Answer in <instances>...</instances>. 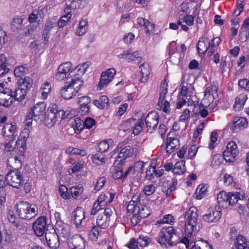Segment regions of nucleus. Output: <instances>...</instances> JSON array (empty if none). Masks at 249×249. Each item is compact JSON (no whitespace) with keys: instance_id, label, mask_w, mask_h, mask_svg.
<instances>
[{"instance_id":"obj_53","label":"nucleus","mask_w":249,"mask_h":249,"mask_svg":"<svg viewBox=\"0 0 249 249\" xmlns=\"http://www.w3.org/2000/svg\"><path fill=\"white\" fill-rule=\"evenodd\" d=\"M92 161L96 164L100 165L105 162V158L100 154H96L92 156Z\"/></svg>"},{"instance_id":"obj_58","label":"nucleus","mask_w":249,"mask_h":249,"mask_svg":"<svg viewBox=\"0 0 249 249\" xmlns=\"http://www.w3.org/2000/svg\"><path fill=\"white\" fill-rule=\"evenodd\" d=\"M139 208L134 201H131L127 205V212L131 213L135 212L138 213Z\"/></svg>"},{"instance_id":"obj_35","label":"nucleus","mask_w":249,"mask_h":249,"mask_svg":"<svg viewBox=\"0 0 249 249\" xmlns=\"http://www.w3.org/2000/svg\"><path fill=\"white\" fill-rule=\"evenodd\" d=\"M197 48L199 54H204L209 51L207 39L204 37L200 39L197 42Z\"/></svg>"},{"instance_id":"obj_49","label":"nucleus","mask_w":249,"mask_h":249,"mask_svg":"<svg viewBox=\"0 0 249 249\" xmlns=\"http://www.w3.org/2000/svg\"><path fill=\"white\" fill-rule=\"evenodd\" d=\"M89 67L87 63H80L75 67L74 70L76 71L77 75H82L86 72Z\"/></svg>"},{"instance_id":"obj_56","label":"nucleus","mask_w":249,"mask_h":249,"mask_svg":"<svg viewBox=\"0 0 249 249\" xmlns=\"http://www.w3.org/2000/svg\"><path fill=\"white\" fill-rule=\"evenodd\" d=\"M58 235L50 240V243H47L48 246L52 249H56L60 246L58 239Z\"/></svg>"},{"instance_id":"obj_64","label":"nucleus","mask_w":249,"mask_h":249,"mask_svg":"<svg viewBox=\"0 0 249 249\" xmlns=\"http://www.w3.org/2000/svg\"><path fill=\"white\" fill-rule=\"evenodd\" d=\"M195 16L192 15H186L182 18V21L188 26H192L194 24Z\"/></svg>"},{"instance_id":"obj_36","label":"nucleus","mask_w":249,"mask_h":249,"mask_svg":"<svg viewBox=\"0 0 249 249\" xmlns=\"http://www.w3.org/2000/svg\"><path fill=\"white\" fill-rule=\"evenodd\" d=\"M71 88L75 89L77 93L83 85V81L80 78H72L71 81L67 82Z\"/></svg>"},{"instance_id":"obj_2","label":"nucleus","mask_w":249,"mask_h":249,"mask_svg":"<svg viewBox=\"0 0 249 249\" xmlns=\"http://www.w3.org/2000/svg\"><path fill=\"white\" fill-rule=\"evenodd\" d=\"M198 216V210L196 207H190L185 213L184 231L188 237H190L193 231L197 230Z\"/></svg>"},{"instance_id":"obj_5","label":"nucleus","mask_w":249,"mask_h":249,"mask_svg":"<svg viewBox=\"0 0 249 249\" xmlns=\"http://www.w3.org/2000/svg\"><path fill=\"white\" fill-rule=\"evenodd\" d=\"M17 212L22 219L29 220L37 214L38 209L35 205H32L27 201H21L16 204Z\"/></svg>"},{"instance_id":"obj_22","label":"nucleus","mask_w":249,"mask_h":249,"mask_svg":"<svg viewBox=\"0 0 249 249\" xmlns=\"http://www.w3.org/2000/svg\"><path fill=\"white\" fill-rule=\"evenodd\" d=\"M66 7L64 9L65 13H71V10H75L80 8L82 0H65Z\"/></svg>"},{"instance_id":"obj_33","label":"nucleus","mask_w":249,"mask_h":249,"mask_svg":"<svg viewBox=\"0 0 249 249\" xmlns=\"http://www.w3.org/2000/svg\"><path fill=\"white\" fill-rule=\"evenodd\" d=\"M57 22L54 21H48L46 22L45 26L44 29L43 31V35L44 36V41L47 42L48 41V36L50 31L52 30L54 27H56Z\"/></svg>"},{"instance_id":"obj_24","label":"nucleus","mask_w":249,"mask_h":249,"mask_svg":"<svg viewBox=\"0 0 249 249\" xmlns=\"http://www.w3.org/2000/svg\"><path fill=\"white\" fill-rule=\"evenodd\" d=\"M114 196V193L102 194L99 196L97 201L101 205L104 206L107 204L111 203L113 201Z\"/></svg>"},{"instance_id":"obj_63","label":"nucleus","mask_w":249,"mask_h":249,"mask_svg":"<svg viewBox=\"0 0 249 249\" xmlns=\"http://www.w3.org/2000/svg\"><path fill=\"white\" fill-rule=\"evenodd\" d=\"M144 162L141 161H137L133 168L134 172L142 173L143 171Z\"/></svg>"},{"instance_id":"obj_12","label":"nucleus","mask_w":249,"mask_h":249,"mask_svg":"<svg viewBox=\"0 0 249 249\" xmlns=\"http://www.w3.org/2000/svg\"><path fill=\"white\" fill-rule=\"evenodd\" d=\"M46 225V219L40 217L33 223V229L35 233L38 236H42L45 231Z\"/></svg>"},{"instance_id":"obj_28","label":"nucleus","mask_w":249,"mask_h":249,"mask_svg":"<svg viewBox=\"0 0 249 249\" xmlns=\"http://www.w3.org/2000/svg\"><path fill=\"white\" fill-rule=\"evenodd\" d=\"M26 94L24 89H21L16 87L14 89H12V92L11 95H12L14 101L15 100L21 101L25 98Z\"/></svg>"},{"instance_id":"obj_47","label":"nucleus","mask_w":249,"mask_h":249,"mask_svg":"<svg viewBox=\"0 0 249 249\" xmlns=\"http://www.w3.org/2000/svg\"><path fill=\"white\" fill-rule=\"evenodd\" d=\"M37 29L36 25L29 24L23 29L22 34L26 36L31 35Z\"/></svg>"},{"instance_id":"obj_21","label":"nucleus","mask_w":249,"mask_h":249,"mask_svg":"<svg viewBox=\"0 0 249 249\" xmlns=\"http://www.w3.org/2000/svg\"><path fill=\"white\" fill-rule=\"evenodd\" d=\"M32 83V80L29 77L26 76L18 80L17 87L21 89H24V92L27 93L31 88Z\"/></svg>"},{"instance_id":"obj_29","label":"nucleus","mask_w":249,"mask_h":249,"mask_svg":"<svg viewBox=\"0 0 249 249\" xmlns=\"http://www.w3.org/2000/svg\"><path fill=\"white\" fill-rule=\"evenodd\" d=\"M122 57L127 58L131 61H136L140 62L142 60L141 53L139 52H135L132 53H130L128 51H126L123 54H121Z\"/></svg>"},{"instance_id":"obj_19","label":"nucleus","mask_w":249,"mask_h":249,"mask_svg":"<svg viewBox=\"0 0 249 249\" xmlns=\"http://www.w3.org/2000/svg\"><path fill=\"white\" fill-rule=\"evenodd\" d=\"M76 91L71 87L67 83L60 90L61 96L65 99L69 100L75 96L76 95Z\"/></svg>"},{"instance_id":"obj_34","label":"nucleus","mask_w":249,"mask_h":249,"mask_svg":"<svg viewBox=\"0 0 249 249\" xmlns=\"http://www.w3.org/2000/svg\"><path fill=\"white\" fill-rule=\"evenodd\" d=\"M185 163V161L183 160L177 162L173 168V173L177 175L183 174L186 171Z\"/></svg>"},{"instance_id":"obj_42","label":"nucleus","mask_w":249,"mask_h":249,"mask_svg":"<svg viewBox=\"0 0 249 249\" xmlns=\"http://www.w3.org/2000/svg\"><path fill=\"white\" fill-rule=\"evenodd\" d=\"M28 70V67L26 63L16 67L14 70V74L17 77H21L24 75Z\"/></svg>"},{"instance_id":"obj_3","label":"nucleus","mask_w":249,"mask_h":249,"mask_svg":"<svg viewBox=\"0 0 249 249\" xmlns=\"http://www.w3.org/2000/svg\"><path fill=\"white\" fill-rule=\"evenodd\" d=\"M65 112L63 110H58L56 104L51 105L48 108L47 114L44 116L45 123L48 128L54 126L57 122L64 119Z\"/></svg>"},{"instance_id":"obj_14","label":"nucleus","mask_w":249,"mask_h":249,"mask_svg":"<svg viewBox=\"0 0 249 249\" xmlns=\"http://www.w3.org/2000/svg\"><path fill=\"white\" fill-rule=\"evenodd\" d=\"M2 134L4 137L15 139L18 134L17 126L13 124L6 123L3 127Z\"/></svg>"},{"instance_id":"obj_7","label":"nucleus","mask_w":249,"mask_h":249,"mask_svg":"<svg viewBox=\"0 0 249 249\" xmlns=\"http://www.w3.org/2000/svg\"><path fill=\"white\" fill-rule=\"evenodd\" d=\"M5 181L9 186L19 189L24 184L22 173L18 170L9 171L6 175Z\"/></svg>"},{"instance_id":"obj_30","label":"nucleus","mask_w":249,"mask_h":249,"mask_svg":"<svg viewBox=\"0 0 249 249\" xmlns=\"http://www.w3.org/2000/svg\"><path fill=\"white\" fill-rule=\"evenodd\" d=\"M247 99V97L246 95L244 94L239 95L235 99V104L233 106L234 109L238 111L241 110L243 108Z\"/></svg>"},{"instance_id":"obj_60","label":"nucleus","mask_w":249,"mask_h":249,"mask_svg":"<svg viewBox=\"0 0 249 249\" xmlns=\"http://www.w3.org/2000/svg\"><path fill=\"white\" fill-rule=\"evenodd\" d=\"M144 124L143 123V120L141 119L140 121H139L137 124L135 126L134 129L133 130V133L135 135H138L142 130V128Z\"/></svg>"},{"instance_id":"obj_26","label":"nucleus","mask_w":249,"mask_h":249,"mask_svg":"<svg viewBox=\"0 0 249 249\" xmlns=\"http://www.w3.org/2000/svg\"><path fill=\"white\" fill-rule=\"evenodd\" d=\"M132 154V149L130 146H126L122 148L117 156V161L123 162L127 157H130Z\"/></svg>"},{"instance_id":"obj_45","label":"nucleus","mask_w":249,"mask_h":249,"mask_svg":"<svg viewBox=\"0 0 249 249\" xmlns=\"http://www.w3.org/2000/svg\"><path fill=\"white\" fill-rule=\"evenodd\" d=\"M66 14L62 16L59 19L57 25L59 28H63L67 23L68 21L70 20L71 17V13H65Z\"/></svg>"},{"instance_id":"obj_52","label":"nucleus","mask_w":249,"mask_h":249,"mask_svg":"<svg viewBox=\"0 0 249 249\" xmlns=\"http://www.w3.org/2000/svg\"><path fill=\"white\" fill-rule=\"evenodd\" d=\"M226 150L231 151V152H232L233 155H238L239 153L237 145L232 141L229 142L227 144Z\"/></svg>"},{"instance_id":"obj_40","label":"nucleus","mask_w":249,"mask_h":249,"mask_svg":"<svg viewBox=\"0 0 249 249\" xmlns=\"http://www.w3.org/2000/svg\"><path fill=\"white\" fill-rule=\"evenodd\" d=\"M71 124L75 132L77 134L80 133L84 128V122L79 118H76L72 122Z\"/></svg>"},{"instance_id":"obj_15","label":"nucleus","mask_w":249,"mask_h":249,"mask_svg":"<svg viewBox=\"0 0 249 249\" xmlns=\"http://www.w3.org/2000/svg\"><path fill=\"white\" fill-rule=\"evenodd\" d=\"M44 17V11L42 9L35 10L29 15L28 21L30 24L36 25L37 27Z\"/></svg>"},{"instance_id":"obj_39","label":"nucleus","mask_w":249,"mask_h":249,"mask_svg":"<svg viewBox=\"0 0 249 249\" xmlns=\"http://www.w3.org/2000/svg\"><path fill=\"white\" fill-rule=\"evenodd\" d=\"M109 221L110 220L108 219V217L101 214L98 215L96 220L97 225L103 229H105L108 226Z\"/></svg>"},{"instance_id":"obj_46","label":"nucleus","mask_w":249,"mask_h":249,"mask_svg":"<svg viewBox=\"0 0 249 249\" xmlns=\"http://www.w3.org/2000/svg\"><path fill=\"white\" fill-rule=\"evenodd\" d=\"M151 242V239L147 236L141 235L137 239V243L140 247H144L148 245Z\"/></svg>"},{"instance_id":"obj_18","label":"nucleus","mask_w":249,"mask_h":249,"mask_svg":"<svg viewBox=\"0 0 249 249\" xmlns=\"http://www.w3.org/2000/svg\"><path fill=\"white\" fill-rule=\"evenodd\" d=\"M171 132L168 134L166 142V150L167 153H172L175 149L179 148V140L178 138L169 137Z\"/></svg>"},{"instance_id":"obj_16","label":"nucleus","mask_w":249,"mask_h":249,"mask_svg":"<svg viewBox=\"0 0 249 249\" xmlns=\"http://www.w3.org/2000/svg\"><path fill=\"white\" fill-rule=\"evenodd\" d=\"M85 217V211L81 207H77L73 212L72 220L77 228L81 225Z\"/></svg>"},{"instance_id":"obj_50","label":"nucleus","mask_w":249,"mask_h":249,"mask_svg":"<svg viewBox=\"0 0 249 249\" xmlns=\"http://www.w3.org/2000/svg\"><path fill=\"white\" fill-rule=\"evenodd\" d=\"M138 213L142 218L146 217L150 214L149 208L145 206H141V207H139Z\"/></svg>"},{"instance_id":"obj_57","label":"nucleus","mask_w":249,"mask_h":249,"mask_svg":"<svg viewBox=\"0 0 249 249\" xmlns=\"http://www.w3.org/2000/svg\"><path fill=\"white\" fill-rule=\"evenodd\" d=\"M206 191L207 188L203 184L199 185L196 190V193H198L196 196L197 198L198 199H201Z\"/></svg>"},{"instance_id":"obj_37","label":"nucleus","mask_w":249,"mask_h":249,"mask_svg":"<svg viewBox=\"0 0 249 249\" xmlns=\"http://www.w3.org/2000/svg\"><path fill=\"white\" fill-rule=\"evenodd\" d=\"M137 22L141 26H144L146 29L145 33L147 35L149 34L150 30L154 28V25L147 20L139 17L137 18Z\"/></svg>"},{"instance_id":"obj_6","label":"nucleus","mask_w":249,"mask_h":249,"mask_svg":"<svg viewBox=\"0 0 249 249\" xmlns=\"http://www.w3.org/2000/svg\"><path fill=\"white\" fill-rule=\"evenodd\" d=\"M0 106L5 107H10L14 102L11 93L12 89L9 88L7 81L0 83Z\"/></svg>"},{"instance_id":"obj_13","label":"nucleus","mask_w":249,"mask_h":249,"mask_svg":"<svg viewBox=\"0 0 249 249\" xmlns=\"http://www.w3.org/2000/svg\"><path fill=\"white\" fill-rule=\"evenodd\" d=\"M55 228L57 231V233L60 236L66 239H69L71 237V229L68 224L63 221H59L57 224H55Z\"/></svg>"},{"instance_id":"obj_17","label":"nucleus","mask_w":249,"mask_h":249,"mask_svg":"<svg viewBox=\"0 0 249 249\" xmlns=\"http://www.w3.org/2000/svg\"><path fill=\"white\" fill-rule=\"evenodd\" d=\"M167 86V82L165 79H164V80H163L161 83L160 97L158 103L156 105V108L160 110L162 107L163 102L164 100L166 94L168 92Z\"/></svg>"},{"instance_id":"obj_59","label":"nucleus","mask_w":249,"mask_h":249,"mask_svg":"<svg viewBox=\"0 0 249 249\" xmlns=\"http://www.w3.org/2000/svg\"><path fill=\"white\" fill-rule=\"evenodd\" d=\"M109 145L107 141L101 142L98 144L97 149L101 153L105 152L109 149Z\"/></svg>"},{"instance_id":"obj_61","label":"nucleus","mask_w":249,"mask_h":249,"mask_svg":"<svg viewBox=\"0 0 249 249\" xmlns=\"http://www.w3.org/2000/svg\"><path fill=\"white\" fill-rule=\"evenodd\" d=\"M156 188L153 184L145 186L143 188V192L147 196H150L155 191Z\"/></svg>"},{"instance_id":"obj_54","label":"nucleus","mask_w":249,"mask_h":249,"mask_svg":"<svg viewBox=\"0 0 249 249\" xmlns=\"http://www.w3.org/2000/svg\"><path fill=\"white\" fill-rule=\"evenodd\" d=\"M99 235V231L95 226L92 227L89 234V237L92 241H97Z\"/></svg>"},{"instance_id":"obj_31","label":"nucleus","mask_w":249,"mask_h":249,"mask_svg":"<svg viewBox=\"0 0 249 249\" xmlns=\"http://www.w3.org/2000/svg\"><path fill=\"white\" fill-rule=\"evenodd\" d=\"M233 123L235 129L245 128L248 126L247 119L244 117H236L233 119Z\"/></svg>"},{"instance_id":"obj_43","label":"nucleus","mask_w":249,"mask_h":249,"mask_svg":"<svg viewBox=\"0 0 249 249\" xmlns=\"http://www.w3.org/2000/svg\"><path fill=\"white\" fill-rule=\"evenodd\" d=\"M191 249H212L206 241H197L192 245Z\"/></svg>"},{"instance_id":"obj_25","label":"nucleus","mask_w":249,"mask_h":249,"mask_svg":"<svg viewBox=\"0 0 249 249\" xmlns=\"http://www.w3.org/2000/svg\"><path fill=\"white\" fill-rule=\"evenodd\" d=\"M141 72L142 75L141 82L145 83L148 79L149 75L150 73L151 69L149 63H142L140 67Z\"/></svg>"},{"instance_id":"obj_62","label":"nucleus","mask_w":249,"mask_h":249,"mask_svg":"<svg viewBox=\"0 0 249 249\" xmlns=\"http://www.w3.org/2000/svg\"><path fill=\"white\" fill-rule=\"evenodd\" d=\"M106 181V179L104 177L100 178L97 180L96 184L95 186V190L97 191L100 190L105 185Z\"/></svg>"},{"instance_id":"obj_9","label":"nucleus","mask_w":249,"mask_h":249,"mask_svg":"<svg viewBox=\"0 0 249 249\" xmlns=\"http://www.w3.org/2000/svg\"><path fill=\"white\" fill-rule=\"evenodd\" d=\"M45 108V105L43 103H37L30 112L34 117V121L38 124H41L44 120Z\"/></svg>"},{"instance_id":"obj_8","label":"nucleus","mask_w":249,"mask_h":249,"mask_svg":"<svg viewBox=\"0 0 249 249\" xmlns=\"http://www.w3.org/2000/svg\"><path fill=\"white\" fill-rule=\"evenodd\" d=\"M116 73L114 69H109L102 73L101 78L98 82L97 89L100 90L110 82Z\"/></svg>"},{"instance_id":"obj_44","label":"nucleus","mask_w":249,"mask_h":249,"mask_svg":"<svg viewBox=\"0 0 249 249\" xmlns=\"http://www.w3.org/2000/svg\"><path fill=\"white\" fill-rule=\"evenodd\" d=\"M249 26V18H248L244 20L240 31V34L241 36H242L244 32L245 33V37L244 38L245 40H247L249 36V29L248 28V26Z\"/></svg>"},{"instance_id":"obj_51","label":"nucleus","mask_w":249,"mask_h":249,"mask_svg":"<svg viewBox=\"0 0 249 249\" xmlns=\"http://www.w3.org/2000/svg\"><path fill=\"white\" fill-rule=\"evenodd\" d=\"M58 235V233L54 229H52L51 231H47L45 235L47 243H50L51 240Z\"/></svg>"},{"instance_id":"obj_48","label":"nucleus","mask_w":249,"mask_h":249,"mask_svg":"<svg viewBox=\"0 0 249 249\" xmlns=\"http://www.w3.org/2000/svg\"><path fill=\"white\" fill-rule=\"evenodd\" d=\"M224 160L229 162H233L235 160V157L237 155L232 154V152L228 150H225L223 153Z\"/></svg>"},{"instance_id":"obj_10","label":"nucleus","mask_w":249,"mask_h":249,"mask_svg":"<svg viewBox=\"0 0 249 249\" xmlns=\"http://www.w3.org/2000/svg\"><path fill=\"white\" fill-rule=\"evenodd\" d=\"M221 208L219 207L210 208L207 213L202 216L203 220L212 223L217 222L221 216Z\"/></svg>"},{"instance_id":"obj_27","label":"nucleus","mask_w":249,"mask_h":249,"mask_svg":"<svg viewBox=\"0 0 249 249\" xmlns=\"http://www.w3.org/2000/svg\"><path fill=\"white\" fill-rule=\"evenodd\" d=\"M235 244L237 249H249V241L241 235L236 237Z\"/></svg>"},{"instance_id":"obj_11","label":"nucleus","mask_w":249,"mask_h":249,"mask_svg":"<svg viewBox=\"0 0 249 249\" xmlns=\"http://www.w3.org/2000/svg\"><path fill=\"white\" fill-rule=\"evenodd\" d=\"M159 115L158 113H149L145 119L147 131L152 133L157 127L159 124Z\"/></svg>"},{"instance_id":"obj_55","label":"nucleus","mask_w":249,"mask_h":249,"mask_svg":"<svg viewBox=\"0 0 249 249\" xmlns=\"http://www.w3.org/2000/svg\"><path fill=\"white\" fill-rule=\"evenodd\" d=\"M82 191V187L81 186L72 187L71 188V196L75 198L81 194Z\"/></svg>"},{"instance_id":"obj_23","label":"nucleus","mask_w":249,"mask_h":249,"mask_svg":"<svg viewBox=\"0 0 249 249\" xmlns=\"http://www.w3.org/2000/svg\"><path fill=\"white\" fill-rule=\"evenodd\" d=\"M93 104L99 109H107L109 107V99L106 95H102L99 99L93 100Z\"/></svg>"},{"instance_id":"obj_38","label":"nucleus","mask_w":249,"mask_h":249,"mask_svg":"<svg viewBox=\"0 0 249 249\" xmlns=\"http://www.w3.org/2000/svg\"><path fill=\"white\" fill-rule=\"evenodd\" d=\"M23 19L20 17L13 18L11 23V29L13 32H17L22 27Z\"/></svg>"},{"instance_id":"obj_1","label":"nucleus","mask_w":249,"mask_h":249,"mask_svg":"<svg viewBox=\"0 0 249 249\" xmlns=\"http://www.w3.org/2000/svg\"><path fill=\"white\" fill-rule=\"evenodd\" d=\"M178 238L174 228L168 226L161 229L159 233L158 241L162 246H173L177 244Z\"/></svg>"},{"instance_id":"obj_32","label":"nucleus","mask_w":249,"mask_h":249,"mask_svg":"<svg viewBox=\"0 0 249 249\" xmlns=\"http://www.w3.org/2000/svg\"><path fill=\"white\" fill-rule=\"evenodd\" d=\"M7 164H8L12 168L16 170L18 169V167L21 166V162L18 156L16 155H12L9 157L7 159Z\"/></svg>"},{"instance_id":"obj_41","label":"nucleus","mask_w":249,"mask_h":249,"mask_svg":"<svg viewBox=\"0 0 249 249\" xmlns=\"http://www.w3.org/2000/svg\"><path fill=\"white\" fill-rule=\"evenodd\" d=\"M88 23V22L87 19H82L80 21L79 26L76 33L78 36H83L86 33Z\"/></svg>"},{"instance_id":"obj_20","label":"nucleus","mask_w":249,"mask_h":249,"mask_svg":"<svg viewBox=\"0 0 249 249\" xmlns=\"http://www.w3.org/2000/svg\"><path fill=\"white\" fill-rule=\"evenodd\" d=\"M71 63H62L58 68V72L56 74V79L62 80L66 77V74L71 69Z\"/></svg>"},{"instance_id":"obj_4","label":"nucleus","mask_w":249,"mask_h":249,"mask_svg":"<svg viewBox=\"0 0 249 249\" xmlns=\"http://www.w3.org/2000/svg\"><path fill=\"white\" fill-rule=\"evenodd\" d=\"M244 198L243 195L240 193H228L225 191L220 192L217 196L218 204L223 208H227L230 206L235 205L239 200Z\"/></svg>"}]
</instances>
